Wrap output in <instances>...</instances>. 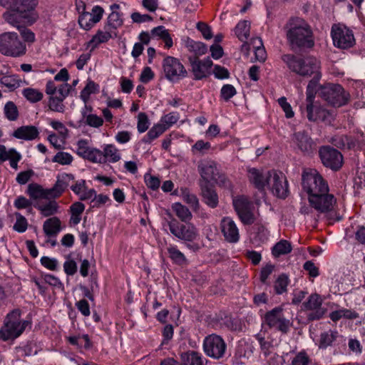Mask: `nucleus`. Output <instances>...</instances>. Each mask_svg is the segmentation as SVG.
Returning <instances> with one entry per match:
<instances>
[{
    "label": "nucleus",
    "instance_id": "nucleus-1",
    "mask_svg": "<svg viewBox=\"0 0 365 365\" xmlns=\"http://www.w3.org/2000/svg\"><path fill=\"white\" fill-rule=\"evenodd\" d=\"M282 60L290 71L304 78L312 77L307 91L316 90L322 74L320 63L313 56L304 58L297 57L293 54H284Z\"/></svg>",
    "mask_w": 365,
    "mask_h": 365
},
{
    "label": "nucleus",
    "instance_id": "nucleus-2",
    "mask_svg": "<svg viewBox=\"0 0 365 365\" xmlns=\"http://www.w3.org/2000/svg\"><path fill=\"white\" fill-rule=\"evenodd\" d=\"M287 38L293 51L312 48L314 41L310 26L302 21L291 24Z\"/></svg>",
    "mask_w": 365,
    "mask_h": 365
},
{
    "label": "nucleus",
    "instance_id": "nucleus-3",
    "mask_svg": "<svg viewBox=\"0 0 365 365\" xmlns=\"http://www.w3.org/2000/svg\"><path fill=\"white\" fill-rule=\"evenodd\" d=\"M21 311L14 309L9 313L5 319L4 326L0 330L1 338L4 341L19 337L28 325V321L21 320Z\"/></svg>",
    "mask_w": 365,
    "mask_h": 365
},
{
    "label": "nucleus",
    "instance_id": "nucleus-4",
    "mask_svg": "<svg viewBox=\"0 0 365 365\" xmlns=\"http://www.w3.org/2000/svg\"><path fill=\"white\" fill-rule=\"evenodd\" d=\"M319 96L334 107H341L348 103L350 95L339 84L327 83L318 90Z\"/></svg>",
    "mask_w": 365,
    "mask_h": 365
},
{
    "label": "nucleus",
    "instance_id": "nucleus-5",
    "mask_svg": "<svg viewBox=\"0 0 365 365\" xmlns=\"http://www.w3.org/2000/svg\"><path fill=\"white\" fill-rule=\"evenodd\" d=\"M302 185L303 190L308 194V197L324 192H329L327 182L319 173L314 169H309L303 171L302 175Z\"/></svg>",
    "mask_w": 365,
    "mask_h": 365
},
{
    "label": "nucleus",
    "instance_id": "nucleus-6",
    "mask_svg": "<svg viewBox=\"0 0 365 365\" xmlns=\"http://www.w3.org/2000/svg\"><path fill=\"white\" fill-rule=\"evenodd\" d=\"M26 52V44L15 32L0 34V53L6 56L20 57Z\"/></svg>",
    "mask_w": 365,
    "mask_h": 365
},
{
    "label": "nucleus",
    "instance_id": "nucleus-7",
    "mask_svg": "<svg viewBox=\"0 0 365 365\" xmlns=\"http://www.w3.org/2000/svg\"><path fill=\"white\" fill-rule=\"evenodd\" d=\"M308 200L311 207L320 214H324L331 220L336 219L337 221L341 220V217L337 216L334 211L336 200L333 194L329 192H324L308 197Z\"/></svg>",
    "mask_w": 365,
    "mask_h": 365
},
{
    "label": "nucleus",
    "instance_id": "nucleus-8",
    "mask_svg": "<svg viewBox=\"0 0 365 365\" xmlns=\"http://www.w3.org/2000/svg\"><path fill=\"white\" fill-rule=\"evenodd\" d=\"M263 322L269 328L282 334H287L292 326V322L284 317L283 309L281 307H274L267 312L264 316Z\"/></svg>",
    "mask_w": 365,
    "mask_h": 365
},
{
    "label": "nucleus",
    "instance_id": "nucleus-9",
    "mask_svg": "<svg viewBox=\"0 0 365 365\" xmlns=\"http://www.w3.org/2000/svg\"><path fill=\"white\" fill-rule=\"evenodd\" d=\"M331 36L334 46L341 49L350 48L356 43L353 31L343 24H334Z\"/></svg>",
    "mask_w": 365,
    "mask_h": 365
},
{
    "label": "nucleus",
    "instance_id": "nucleus-10",
    "mask_svg": "<svg viewBox=\"0 0 365 365\" xmlns=\"http://www.w3.org/2000/svg\"><path fill=\"white\" fill-rule=\"evenodd\" d=\"M227 349V344L219 335L212 334L207 336L203 341V350L207 356L215 359H222Z\"/></svg>",
    "mask_w": 365,
    "mask_h": 365
},
{
    "label": "nucleus",
    "instance_id": "nucleus-11",
    "mask_svg": "<svg viewBox=\"0 0 365 365\" xmlns=\"http://www.w3.org/2000/svg\"><path fill=\"white\" fill-rule=\"evenodd\" d=\"M168 227L170 232L181 240L192 242L198 237L197 229L192 223L180 224L173 219L168 222Z\"/></svg>",
    "mask_w": 365,
    "mask_h": 365
},
{
    "label": "nucleus",
    "instance_id": "nucleus-12",
    "mask_svg": "<svg viewBox=\"0 0 365 365\" xmlns=\"http://www.w3.org/2000/svg\"><path fill=\"white\" fill-rule=\"evenodd\" d=\"M163 70L166 78L171 81H178L187 76V71L176 58L168 56L163 60Z\"/></svg>",
    "mask_w": 365,
    "mask_h": 365
},
{
    "label": "nucleus",
    "instance_id": "nucleus-13",
    "mask_svg": "<svg viewBox=\"0 0 365 365\" xmlns=\"http://www.w3.org/2000/svg\"><path fill=\"white\" fill-rule=\"evenodd\" d=\"M319 153L323 165L327 168L337 170L342 166L343 156L336 149L326 145L321 147Z\"/></svg>",
    "mask_w": 365,
    "mask_h": 365
},
{
    "label": "nucleus",
    "instance_id": "nucleus-14",
    "mask_svg": "<svg viewBox=\"0 0 365 365\" xmlns=\"http://www.w3.org/2000/svg\"><path fill=\"white\" fill-rule=\"evenodd\" d=\"M197 170L200 175V182H217L220 172L217 168V163L211 159H203L198 162Z\"/></svg>",
    "mask_w": 365,
    "mask_h": 365
},
{
    "label": "nucleus",
    "instance_id": "nucleus-15",
    "mask_svg": "<svg viewBox=\"0 0 365 365\" xmlns=\"http://www.w3.org/2000/svg\"><path fill=\"white\" fill-rule=\"evenodd\" d=\"M37 4V0H0L1 6H11V8L19 11L20 13L24 14L34 20L38 18L35 13Z\"/></svg>",
    "mask_w": 365,
    "mask_h": 365
},
{
    "label": "nucleus",
    "instance_id": "nucleus-16",
    "mask_svg": "<svg viewBox=\"0 0 365 365\" xmlns=\"http://www.w3.org/2000/svg\"><path fill=\"white\" fill-rule=\"evenodd\" d=\"M305 310L309 311L307 317L309 321L319 320L324 316L325 309L322 307V299L317 293L312 294L307 302L303 303Z\"/></svg>",
    "mask_w": 365,
    "mask_h": 365
},
{
    "label": "nucleus",
    "instance_id": "nucleus-17",
    "mask_svg": "<svg viewBox=\"0 0 365 365\" xmlns=\"http://www.w3.org/2000/svg\"><path fill=\"white\" fill-rule=\"evenodd\" d=\"M270 178V185H267V187L273 195L279 198H286L289 194V188L284 175L281 172L273 170Z\"/></svg>",
    "mask_w": 365,
    "mask_h": 365
},
{
    "label": "nucleus",
    "instance_id": "nucleus-18",
    "mask_svg": "<svg viewBox=\"0 0 365 365\" xmlns=\"http://www.w3.org/2000/svg\"><path fill=\"white\" fill-rule=\"evenodd\" d=\"M273 170L264 171L255 168H248L247 178L251 184L259 191L263 192L265 187L270 185V176Z\"/></svg>",
    "mask_w": 365,
    "mask_h": 365
},
{
    "label": "nucleus",
    "instance_id": "nucleus-19",
    "mask_svg": "<svg viewBox=\"0 0 365 365\" xmlns=\"http://www.w3.org/2000/svg\"><path fill=\"white\" fill-rule=\"evenodd\" d=\"M103 13L104 10L101 6H94L91 12L81 14L78 20L80 27L86 31L91 30L101 20Z\"/></svg>",
    "mask_w": 365,
    "mask_h": 365
},
{
    "label": "nucleus",
    "instance_id": "nucleus-20",
    "mask_svg": "<svg viewBox=\"0 0 365 365\" xmlns=\"http://www.w3.org/2000/svg\"><path fill=\"white\" fill-rule=\"evenodd\" d=\"M344 341V337L336 329H329L321 332L316 343L319 349L325 350L329 347H334Z\"/></svg>",
    "mask_w": 365,
    "mask_h": 365
},
{
    "label": "nucleus",
    "instance_id": "nucleus-21",
    "mask_svg": "<svg viewBox=\"0 0 365 365\" xmlns=\"http://www.w3.org/2000/svg\"><path fill=\"white\" fill-rule=\"evenodd\" d=\"M6 7L7 11L3 14V19L7 24L16 28L18 30H21L22 26L26 23L32 24L36 21L27 15L20 13L19 11L11 8V6Z\"/></svg>",
    "mask_w": 365,
    "mask_h": 365
},
{
    "label": "nucleus",
    "instance_id": "nucleus-22",
    "mask_svg": "<svg viewBox=\"0 0 365 365\" xmlns=\"http://www.w3.org/2000/svg\"><path fill=\"white\" fill-rule=\"evenodd\" d=\"M189 61L195 80H201L210 74L212 61L209 57L203 60H199L198 57L190 56L189 57Z\"/></svg>",
    "mask_w": 365,
    "mask_h": 365
},
{
    "label": "nucleus",
    "instance_id": "nucleus-23",
    "mask_svg": "<svg viewBox=\"0 0 365 365\" xmlns=\"http://www.w3.org/2000/svg\"><path fill=\"white\" fill-rule=\"evenodd\" d=\"M221 230L227 242L236 243L240 240L239 230L235 221L230 217H225L220 222Z\"/></svg>",
    "mask_w": 365,
    "mask_h": 365
},
{
    "label": "nucleus",
    "instance_id": "nucleus-24",
    "mask_svg": "<svg viewBox=\"0 0 365 365\" xmlns=\"http://www.w3.org/2000/svg\"><path fill=\"white\" fill-rule=\"evenodd\" d=\"M74 179V175L70 173H63L58 175L54 185L51 188L47 189L50 197L56 198L61 196Z\"/></svg>",
    "mask_w": 365,
    "mask_h": 365
},
{
    "label": "nucleus",
    "instance_id": "nucleus-25",
    "mask_svg": "<svg viewBox=\"0 0 365 365\" xmlns=\"http://www.w3.org/2000/svg\"><path fill=\"white\" fill-rule=\"evenodd\" d=\"M292 140L297 148L304 154L309 155L315 149V143L304 131L295 133Z\"/></svg>",
    "mask_w": 365,
    "mask_h": 365
},
{
    "label": "nucleus",
    "instance_id": "nucleus-26",
    "mask_svg": "<svg viewBox=\"0 0 365 365\" xmlns=\"http://www.w3.org/2000/svg\"><path fill=\"white\" fill-rule=\"evenodd\" d=\"M71 91V86L68 83H63L60 85V96L58 98H54V96H51L48 99V107L49 108L55 112L63 113L65 110V106L63 104L64 99L68 96Z\"/></svg>",
    "mask_w": 365,
    "mask_h": 365
},
{
    "label": "nucleus",
    "instance_id": "nucleus-27",
    "mask_svg": "<svg viewBox=\"0 0 365 365\" xmlns=\"http://www.w3.org/2000/svg\"><path fill=\"white\" fill-rule=\"evenodd\" d=\"M257 339L260 345L262 353L265 357L270 356L267 363L269 365H281L282 359L278 354L273 352L274 346L270 341H266L264 338L257 336Z\"/></svg>",
    "mask_w": 365,
    "mask_h": 365
},
{
    "label": "nucleus",
    "instance_id": "nucleus-28",
    "mask_svg": "<svg viewBox=\"0 0 365 365\" xmlns=\"http://www.w3.org/2000/svg\"><path fill=\"white\" fill-rule=\"evenodd\" d=\"M200 187L203 202L212 209L216 208L219 204V197L215 190L206 182H200Z\"/></svg>",
    "mask_w": 365,
    "mask_h": 365
},
{
    "label": "nucleus",
    "instance_id": "nucleus-29",
    "mask_svg": "<svg viewBox=\"0 0 365 365\" xmlns=\"http://www.w3.org/2000/svg\"><path fill=\"white\" fill-rule=\"evenodd\" d=\"M316 90L307 91L306 107L307 118L309 121L317 122L318 118L319 105H314V100L316 94Z\"/></svg>",
    "mask_w": 365,
    "mask_h": 365
},
{
    "label": "nucleus",
    "instance_id": "nucleus-30",
    "mask_svg": "<svg viewBox=\"0 0 365 365\" xmlns=\"http://www.w3.org/2000/svg\"><path fill=\"white\" fill-rule=\"evenodd\" d=\"M39 134L38 128L34 125H24L14 130L13 136L18 139L24 140H32L36 139Z\"/></svg>",
    "mask_w": 365,
    "mask_h": 365
},
{
    "label": "nucleus",
    "instance_id": "nucleus-31",
    "mask_svg": "<svg viewBox=\"0 0 365 365\" xmlns=\"http://www.w3.org/2000/svg\"><path fill=\"white\" fill-rule=\"evenodd\" d=\"M43 230L46 236H56L61 230L60 220L56 217L48 218L44 222Z\"/></svg>",
    "mask_w": 365,
    "mask_h": 365
},
{
    "label": "nucleus",
    "instance_id": "nucleus-32",
    "mask_svg": "<svg viewBox=\"0 0 365 365\" xmlns=\"http://www.w3.org/2000/svg\"><path fill=\"white\" fill-rule=\"evenodd\" d=\"M180 357L184 365H206L202 355L194 351L183 352Z\"/></svg>",
    "mask_w": 365,
    "mask_h": 365
},
{
    "label": "nucleus",
    "instance_id": "nucleus-33",
    "mask_svg": "<svg viewBox=\"0 0 365 365\" xmlns=\"http://www.w3.org/2000/svg\"><path fill=\"white\" fill-rule=\"evenodd\" d=\"M111 38V30L106 26H104V31L98 30L88 42V45L93 48L97 47L102 43L107 42Z\"/></svg>",
    "mask_w": 365,
    "mask_h": 365
},
{
    "label": "nucleus",
    "instance_id": "nucleus-34",
    "mask_svg": "<svg viewBox=\"0 0 365 365\" xmlns=\"http://www.w3.org/2000/svg\"><path fill=\"white\" fill-rule=\"evenodd\" d=\"M172 209L182 222L187 223L192 218V215L190 210L180 202L173 204Z\"/></svg>",
    "mask_w": 365,
    "mask_h": 365
},
{
    "label": "nucleus",
    "instance_id": "nucleus-35",
    "mask_svg": "<svg viewBox=\"0 0 365 365\" xmlns=\"http://www.w3.org/2000/svg\"><path fill=\"white\" fill-rule=\"evenodd\" d=\"M291 243L286 240H281L277 242L272 249V254L274 257L287 255L292 252Z\"/></svg>",
    "mask_w": 365,
    "mask_h": 365
},
{
    "label": "nucleus",
    "instance_id": "nucleus-36",
    "mask_svg": "<svg viewBox=\"0 0 365 365\" xmlns=\"http://www.w3.org/2000/svg\"><path fill=\"white\" fill-rule=\"evenodd\" d=\"M166 130V126H164L160 123H157L150 129L147 135L143 138L142 141L145 143H150L153 140L161 135Z\"/></svg>",
    "mask_w": 365,
    "mask_h": 365
},
{
    "label": "nucleus",
    "instance_id": "nucleus-37",
    "mask_svg": "<svg viewBox=\"0 0 365 365\" xmlns=\"http://www.w3.org/2000/svg\"><path fill=\"white\" fill-rule=\"evenodd\" d=\"M27 193L31 198L36 200L39 198H50L47 189L44 190L37 183H31L28 185Z\"/></svg>",
    "mask_w": 365,
    "mask_h": 365
},
{
    "label": "nucleus",
    "instance_id": "nucleus-38",
    "mask_svg": "<svg viewBox=\"0 0 365 365\" xmlns=\"http://www.w3.org/2000/svg\"><path fill=\"white\" fill-rule=\"evenodd\" d=\"M43 217H49L58 212V205L55 200H50L46 203H41L36 206Z\"/></svg>",
    "mask_w": 365,
    "mask_h": 365
},
{
    "label": "nucleus",
    "instance_id": "nucleus-39",
    "mask_svg": "<svg viewBox=\"0 0 365 365\" xmlns=\"http://www.w3.org/2000/svg\"><path fill=\"white\" fill-rule=\"evenodd\" d=\"M250 23L248 21L244 20L237 24L235 32L239 40L245 43L250 36Z\"/></svg>",
    "mask_w": 365,
    "mask_h": 365
},
{
    "label": "nucleus",
    "instance_id": "nucleus-40",
    "mask_svg": "<svg viewBox=\"0 0 365 365\" xmlns=\"http://www.w3.org/2000/svg\"><path fill=\"white\" fill-rule=\"evenodd\" d=\"M103 154L104 156V163L107 160L110 163H116L120 159V155L118 150L111 144L105 145Z\"/></svg>",
    "mask_w": 365,
    "mask_h": 365
},
{
    "label": "nucleus",
    "instance_id": "nucleus-41",
    "mask_svg": "<svg viewBox=\"0 0 365 365\" xmlns=\"http://www.w3.org/2000/svg\"><path fill=\"white\" fill-rule=\"evenodd\" d=\"M0 82L2 86L6 87L9 91H14L17 88L20 87L21 81L17 76H3Z\"/></svg>",
    "mask_w": 365,
    "mask_h": 365
},
{
    "label": "nucleus",
    "instance_id": "nucleus-42",
    "mask_svg": "<svg viewBox=\"0 0 365 365\" xmlns=\"http://www.w3.org/2000/svg\"><path fill=\"white\" fill-rule=\"evenodd\" d=\"M187 47L190 51L195 53V57L205 54L207 51V46L204 43L193 40L187 41Z\"/></svg>",
    "mask_w": 365,
    "mask_h": 365
},
{
    "label": "nucleus",
    "instance_id": "nucleus-43",
    "mask_svg": "<svg viewBox=\"0 0 365 365\" xmlns=\"http://www.w3.org/2000/svg\"><path fill=\"white\" fill-rule=\"evenodd\" d=\"M22 94L27 101L32 103L41 101L43 96L40 91L32 88H24Z\"/></svg>",
    "mask_w": 365,
    "mask_h": 365
},
{
    "label": "nucleus",
    "instance_id": "nucleus-44",
    "mask_svg": "<svg viewBox=\"0 0 365 365\" xmlns=\"http://www.w3.org/2000/svg\"><path fill=\"white\" fill-rule=\"evenodd\" d=\"M182 197L185 202H186L192 209L193 211H197L200 208V203L197 196L191 193L189 190H185L182 191Z\"/></svg>",
    "mask_w": 365,
    "mask_h": 365
},
{
    "label": "nucleus",
    "instance_id": "nucleus-45",
    "mask_svg": "<svg viewBox=\"0 0 365 365\" xmlns=\"http://www.w3.org/2000/svg\"><path fill=\"white\" fill-rule=\"evenodd\" d=\"M252 42L254 44V51L256 59L260 62L264 61L267 54L265 49L263 47L262 39L260 38H253Z\"/></svg>",
    "mask_w": 365,
    "mask_h": 365
},
{
    "label": "nucleus",
    "instance_id": "nucleus-46",
    "mask_svg": "<svg viewBox=\"0 0 365 365\" xmlns=\"http://www.w3.org/2000/svg\"><path fill=\"white\" fill-rule=\"evenodd\" d=\"M334 146L343 148L347 147L350 148L354 144L350 138L346 135H335L329 140Z\"/></svg>",
    "mask_w": 365,
    "mask_h": 365
},
{
    "label": "nucleus",
    "instance_id": "nucleus-47",
    "mask_svg": "<svg viewBox=\"0 0 365 365\" xmlns=\"http://www.w3.org/2000/svg\"><path fill=\"white\" fill-rule=\"evenodd\" d=\"M4 110L5 116L9 120H16L19 117L18 108L15 103L12 101H8L6 103Z\"/></svg>",
    "mask_w": 365,
    "mask_h": 365
},
{
    "label": "nucleus",
    "instance_id": "nucleus-48",
    "mask_svg": "<svg viewBox=\"0 0 365 365\" xmlns=\"http://www.w3.org/2000/svg\"><path fill=\"white\" fill-rule=\"evenodd\" d=\"M289 284V278L284 274H280L274 282V290L277 294H282L287 291V287Z\"/></svg>",
    "mask_w": 365,
    "mask_h": 365
},
{
    "label": "nucleus",
    "instance_id": "nucleus-49",
    "mask_svg": "<svg viewBox=\"0 0 365 365\" xmlns=\"http://www.w3.org/2000/svg\"><path fill=\"white\" fill-rule=\"evenodd\" d=\"M84 159L93 163H104L103 151L95 148H91Z\"/></svg>",
    "mask_w": 365,
    "mask_h": 365
},
{
    "label": "nucleus",
    "instance_id": "nucleus-50",
    "mask_svg": "<svg viewBox=\"0 0 365 365\" xmlns=\"http://www.w3.org/2000/svg\"><path fill=\"white\" fill-rule=\"evenodd\" d=\"M168 252L170 259L178 264H182L185 262L186 258L182 252H181L177 247L170 246L168 248Z\"/></svg>",
    "mask_w": 365,
    "mask_h": 365
},
{
    "label": "nucleus",
    "instance_id": "nucleus-51",
    "mask_svg": "<svg viewBox=\"0 0 365 365\" xmlns=\"http://www.w3.org/2000/svg\"><path fill=\"white\" fill-rule=\"evenodd\" d=\"M233 206L237 213L251 208V202L245 197H239L233 200Z\"/></svg>",
    "mask_w": 365,
    "mask_h": 365
},
{
    "label": "nucleus",
    "instance_id": "nucleus-52",
    "mask_svg": "<svg viewBox=\"0 0 365 365\" xmlns=\"http://www.w3.org/2000/svg\"><path fill=\"white\" fill-rule=\"evenodd\" d=\"M123 24V20L120 18V15L119 13L116 11H112L111 14L108 16V23L106 25L110 30L112 29H117Z\"/></svg>",
    "mask_w": 365,
    "mask_h": 365
},
{
    "label": "nucleus",
    "instance_id": "nucleus-53",
    "mask_svg": "<svg viewBox=\"0 0 365 365\" xmlns=\"http://www.w3.org/2000/svg\"><path fill=\"white\" fill-rule=\"evenodd\" d=\"M73 160V156L70 153L60 151L53 156L52 161L64 165H70Z\"/></svg>",
    "mask_w": 365,
    "mask_h": 365
},
{
    "label": "nucleus",
    "instance_id": "nucleus-54",
    "mask_svg": "<svg viewBox=\"0 0 365 365\" xmlns=\"http://www.w3.org/2000/svg\"><path fill=\"white\" fill-rule=\"evenodd\" d=\"M318 110L317 121H322L325 124H331V122L334 120V115L331 111L324 108L320 106L319 108H318Z\"/></svg>",
    "mask_w": 365,
    "mask_h": 365
},
{
    "label": "nucleus",
    "instance_id": "nucleus-55",
    "mask_svg": "<svg viewBox=\"0 0 365 365\" xmlns=\"http://www.w3.org/2000/svg\"><path fill=\"white\" fill-rule=\"evenodd\" d=\"M98 86L92 81H89L81 92V98L86 103L91 94L96 93Z\"/></svg>",
    "mask_w": 365,
    "mask_h": 365
},
{
    "label": "nucleus",
    "instance_id": "nucleus-56",
    "mask_svg": "<svg viewBox=\"0 0 365 365\" xmlns=\"http://www.w3.org/2000/svg\"><path fill=\"white\" fill-rule=\"evenodd\" d=\"M180 115L177 112H171L161 118L160 123L168 129L179 120Z\"/></svg>",
    "mask_w": 365,
    "mask_h": 365
},
{
    "label": "nucleus",
    "instance_id": "nucleus-57",
    "mask_svg": "<svg viewBox=\"0 0 365 365\" xmlns=\"http://www.w3.org/2000/svg\"><path fill=\"white\" fill-rule=\"evenodd\" d=\"M91 148V147L88 145V141L87 140L81 139L77 142L76 153L84 159Z\"/></svg>",
    "mask_w": 365,
    "mask_h": 365
},
{
    "label": "nucleus",
    "instance_id": "nucleus-58",
    "mask_svg": "<svg viewBox=\"0 0 365 365\" xmlns=\"http://www.w3.org/2000/svg\"><path fill=\"white\" fill-rule=\"evenodd\" d=\"M16 221L14 225V230L18 232H24L26 230L28 222L26 219L20 213H16Z\"/></svg>",
    "mask_w": 365,
    "mask_h": 365
},
{
    "label": "nucleus",
    "instance_id": "nucleus-59",
    "mask_svg": "<svg viewBox=\"0 0 365 365\" xmlns=\"http://www.w3.org/2000/svg\"><path fill=\"white\" fill-rule=\"evenodd\" d=\"M149 120L145 113H140L138 115L137 128L139 133H144L149 127Z\"/></svg>",
    "mask_w": 365,
    "mask_h": 365
},
{
    "label": "nucleus",
    "instance_id": "nucleus-60",
    "mask_svg": "<svg viewBox=\"0 0 365 365\" xmlns=\"http://www.w3.org/2000/svg\"><path fill=\"white\" fill-rule=\"evenodd\" d=\"M257 237L260 242H265L268 240L269 232L262 224H256L254 227Z\"/></svg>",
    "mask_w": 365,
    "mask_h": 365
},
{
    "label": "nucleus",
    "instance_id": "nucleus-61",
    "mask_svg": "<svg viewBox=\"0 0 365 365\" xmlns=\"http://www.w3.org/2000/svg\"><path fill=\"white\" fill-rule=\"evenodd\" d=\"M221 97L226 101H229L236 94V89L232 85H224L220 91Z\"/></svg>",
    "mask_w": 365,
    "mask_h": 365
},
{
    "label": "nucleus",
    "instance_id": "nucleus-62",
    "mask_svg": "<svg viewBox=\"0 0 365 365\" xmlns=\"http://www.w3.org/2000/svg\"><path fill=\"white\" fill-rule=\"evenodd\" d=\"M84 119L87 125L93 128H99L103 123V118L96 114L88 115Z\"/></svg>",
    "mask_w": 365,
    "mask_h": 365
},
{
    "label": "nucleus",
    "instance_id": "nucleus-63",
    "mask_svg": "<svg viewBox=\"0 0 365 365\" xmlns=\"http://www.w3.org/2000/svg\"><path fill=\"white\" fill-rule=\"evenodd\" d=\"M242 222L245 225H251L255 222L254 214L251 208L237 214Z\"/></svg>",
    "mask_w": 365,
    "mask_h": 365
},
{
    "label": "nucleus",
    "instance_id": "nucleus-64",
    "mask_svg": "<svg viewBox=\"0 0 365 365\" xmlns=\"http://www.w3.org/2000/svg\"><path fill=\"white\" fill-rule=\"evenodd\" d=\"M144 178L145 182L149 188L155 190L160 187V181L158 178L145 174Z\"/></svg>",
    "mask_w": 365,
    "mask_h": 365
}]
</instances>
